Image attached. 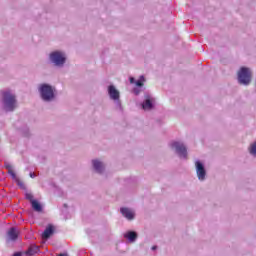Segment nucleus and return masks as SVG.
Masks as SVG:
<instances>
[{
	"label": "nucleus",
	"mask_w": 256,
	"mask_h": 256,
	"mask_svg": "<svg viewBox=\"0 0 256 256\" xmlns=\"http://www.w3.org/2000/svg\"><path fill=\"white\" fill-rule=\"evenodd\" d=\"M2 103L4 111H15L17 108V98L11 91H4Z\"/></svg>",
	"instance_id": "obj_1"
},
{
	"label": "nucleus",
	"mask_w": 256,
	"mask_h": 256,
	"mask_svg": "<svg viewBox=\"0 0 256 256\" xmlns=\"http://www.w3.org/2000/svg\"><path fill=\"white\" fill-rule=\"evenodd\" d=\"M38 91L40 93V97L43 101L49 102L55 99V87L49 84H40L38 86Z\"/></svg>",
	"instance_id": "obj_2"
},
{
	"label": "nucleus",
	"mask_w": 256,
	"mask_h": 256,
	"mask_svg": "<svg viewBox=\"0 0 256 256\" xmlns=\"http://www.w3.org/2000/svg\"><path fill=\"white\" fill-rule=\"evenodd\" d=\"M49 61L54 67H63L67 63V55L61 50H55L49 54Z\"/></svg>",
	"instance_id": "obj_3"
},
{
	"label": "nucleus",
	"mask_w": 256,
	"mask_h": 256,
	"mask_svg": "<svg viewBox=\"0 0 256 256\" xmlns=\"http://www.w3.org/2000/svg\"><path fill=\"white\" fill-rule=\"evenodd\" d=\"M170 147L181 159H187V147L183 142L174 141L170 144Z\"/></svg>",
	"instance_id": "obj_4"
},
{
	"label": "nucleus",
	"mask_w": 256,
	"mask_h": 256,
	"mask_svg": "<svg viewBox=\"0 0 256 256\" xmlns=\"http://www.w3.org/2000/svg\"><path fill=\"white\" fill-rule=\"evenodd\" d=\"M238 81L240 85H249L251 83V69L242 67L238 72Z\"/></svg>",
	"instance_id": "obj_5"
},
{
	"label": "nucleus",
	"mask_w": 256,
	"mask_h": 256,
	"mask_svg": "<svg viewBox=\"0 0 256 256\" xmlns=\"http://www.w3.org/2000/svg\"><path fill=\"white\" fill-rule=\"evenodd\" d=\"M108 95L116 105V107H121V93L113 85L108 86Z\"/></svg>",
	"instance_id": "obj_6"
},
{
	"label": "nucleus",
	"mask_w": 256,
	"mask_h": 256,
	"mask_svg": "<svg viewBox=\"0 0 256 256\" xmlns=\"http://www.w3.org/2000/svg\"><path fill=\"white\" fill-rule=\"evenodd\" d=\"M195 167L198 180L205 181V177H207V170H205V165L200 160H196Z\"/></svg>",
	"instance_id": "obj_7"
},
{
	"label": "nucleus",
	"mask_w": 256,
	"mask_h": 256,
	"mask_svg": "<svg viewBox=\"0 0 256 256\" xmlns=\"http://www.w3.org/2000/svg\"><path fill=\"white\" fill-rule=\"evenodd\" d=\"M145 100L142 103V109L144 111H151L153 107H155V99L151 96V94H145Z\"/></svg>",
	"instance_id": "obj_8"
},
{
	"label": "nucleus",
	"mask_w": 256,
	"mask_h": 256,
	"mask_svg": "<svg viewBox=\"0 0 256 256\" xmlns=\"http://www.w3.org/2000/svg\"><path fill=\"white\" fill-rule=\"evenodd\" d=\"M120 212L128 221L135 219V212L129 208H121Z\"/></svg>",
	"instance_id": "obj_9"
},
{
	"label": "nucleus",
	"mask_w": 256,
	"mask_h": 256,
	"mask_svg": "<svg viewBox=\"0 0 256 256\" xmlns=\"http://www.w3.org/2000/svg\"><path fill=\"white\" fill-rule=\"evenodd\" d=\"M93 169L96 173H103L105 171V164L100 160H92Z\"/></svg>",
	"instance_id": "obj_10"
},
{
	"label": "nucleus",
	"mask_w": 256,
	"mask_h": 256,
	"mask_svg": "<svg viewBox=\"0 0 256 256\" xmlns=\"http://www.w3.org/2000/svg\"><path fill=\"white\" fill-rule=\"evenodd\" d=\"M124 237L129 241V243H135V241H137V232L128 231L124 234Z\"/></svg>",
	"instance_id": "obj_11"
},
{
	"label": "nucleus",
	"mask_w": 256,
	"mask_h": 256,
	"mask_svg": "<svg viewBox=\"0 0 256 256\" xmlns=\"http://www.w3.org/2000/svg\"><path fill=\"white\" fill-rule=\"evenodd\" d=\"M7 235H8L9 241H16L17 237H19V234L17 233V229L15 228H10Z\"/></svg>",
	"instance_id": "obj_12"
},
{
	"label": "nucleus",
	"mask_w": 256,
	"mask_h": 256,
	"mask_svg": "<svg viewBox=\"0 0 256 256\" xmlns=\"http://www.w3.org/2000/svg\"><path fill=\"white\" fill-rule=\"evenodd\" d=\"M130 83H135L136 87H141L143 83H145V76H140V78L137 81H135L134 77H130Z\"/></svg>",
	"instance_id": "obj_13"
},
{
	"label": "nucleus",
	"mask_w": 256,
	"mask_h": 256,
	"mask_svg": "<svg viewBox=\"0 0 256 256\" xmlns=\"http://www.w3.org/2000/svg\"><path fill=\"white\" fill-rule=\"evenodd\" d=\"M53 235V226H48L42 233V238L49 239Z\"/></svg>",
	"instance_id": "obj_14"
},
{
	"label": "nucleus",
	"mask_w": 256,
	"mask_h": 256,
	"mask_svg": "<svg viewBox=\"0 0 256 256\" xmlns=\"http://www.w3.org/2000/svg\"><path fill=\"white\" fill-rule=\"evenodd\" d=\"M31 205H32V209H34V211H37V213H41V211H43V207L41 206L39 201L32 200Z\"/></svg>",
	"instance_id": "obj_15"
},
{
	"label": "nucleus",
	"mask_w": 256,
	"mask_h": 256,
	"mask_svg": "<svg viewBox=\"0 0 256 256\" xmlns=\"http://www.w3.org/2000/svg\"><path fill=\"white\" fill-rule=\"evenodd\" d=\"M248 151L252 157H256V141L250 144Z\"/></svg>",
	"instance_id": "obj_16"
},
{
	"label": "nucleus",
	"mask_w": 256,
	"mask_h": 256,
	"mask_svg": "<svg viewBox=\"0 0 256 256\" xmlns=\"http://www.w3.org/2000/svg\"><path fill=\"white\" fill-rule=\"evenodd\" d=\"M6 168L8 169V173H9V175H11L12 179L17 181V175L15 174V172L13 170H11V165H6Z\"/></svg>",
	"instance_id": "obj_17"
},
{
	"label": "nucleus",
	"mask_w": 256,
	"mask_h": 256,
	"mask_svg": "<svg viewBox=\"0 0 256 256\" xmlns=\"http://www.w3.org/2000/svg\"><path fill=\"white\" fill-rule=\"evenodd\" d=\"M29 255H35V253H39V248L37 246H32L28 250Z\"/></svg>",
	"instance_id": "obj_18"
},
{
	"label": "nucleus",
	"mask_w": 256,
	"mask_h": 256,
	"mask_svg": "<svg viewBox=\"0 0 256 256\" xmlns=\"http://www.w3.org/2000/svg\"><path fill=\"white\" fill-rule=\"evenodd\" d=\"M25 198L28 199V201H30V203H33V201H35L33 199V194H31V193H26Z\"/></svg>",
	"instance_id": "obj_19"
},
{
	"label": "nucleus",
	"mask_w": 256,
	"mask_h": 256,
	"mask_svg": "<svg viewBox=\"0 0 256 256\" xmlns=\"http://www.w3.org/2000/svg\"><path fill=\"white\" fill-rule=\"evenodd\" d=\"M30 177H31V179H35V177H36L35 173L30 172Z\"/></svg>",
	"instance_id": "obj_20"
},
{
	"label": "nucleus",
	"mask_w": 256,
	"mask_h": 256,
	"mask_svg": "<svg viewBox=\"0 0 256 256\" xmlns=\"http://www.w3.org/2000/svg\"><path fill=\"white\" fill-rule=\"evenodd\" d=\"M134 93H135V95H137L139 93V90L138 89H134Z\"/></svg>",
	"instance_id": "obj_21"
},
{
	"label": "nucleus",
	"mask_w": 256,
	"mask_h": 256,
	"mask_svg": "<svg viewBox=\"0 0 256 256\" xmlns=\"http://www.w3.org/2000/svg\"><path fill=\"white\" fill-rule=\"evenodd\" d=\"M13 256H21V253L17 252Z\"/></svg>",
	"instance_id": "obj_22"
},
{
	"label": "nucleus",
	"mask_w": 256,
	"mask_h": 256,
	"mask_svg": "<svg viewBox=\"0 0 256 256\" xmlns=\"http://www.w3.org/2000/svg\"><path fill=\"white\" fill-rule=\"evenodd\" d=\"M157 249V246L152 247V251H155Z\"/></svg>",
	"instance_id": "obj_23"
},
{
	"label": "nucleus",
	"mask_w": 256,
	"mask_h": 256,
	"mask_svg": "<svg viewBox=\"0 0 256 256\" xmlns=\"http://www.w3.org/2000/svg\"><path fill=\"white\" fill-rule=\"evenodd\" d=\"M18 185H23V184H21V182H20V181H18Z\"/></svg>",
	"instance_id": "obj_24"
}]
</instances>
